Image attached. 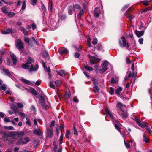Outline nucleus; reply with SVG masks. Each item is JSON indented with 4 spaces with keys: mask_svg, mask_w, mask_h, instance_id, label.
Returning <instances> with one entry per match:
<instances>
[{
    "mask_svg": "<svg viewBox=\"0 0 152 152\" xmlns=\"http://www.w3.org/2000/svg\"><path fill=\"white\" fill-rule=\"evenodd\" d=\"M34 62V60L31 58L29 57L27 60V63L25 64H23L21 67L25 69H29V71H36L38 68V66L37 64H36V68H33V65L32 64V62Z\"/></svg>",
    "mask_w": 152,
    "mask_h": 152,
    "instance_id": "nucleus-1",
    "label": "nucleus"
},
{
    "mask_svg": "<svg viewBox=\"0 0 152 152\" xmlns=\"http://www.w3.org/2000/svg\"><path fill=\"white\" fill-rule=\"evenodd\" d=\"M121 39L122 40H119V43L120 46L121 48H124L126 46V48L127 49H129V43H127L126 41V39L124 37H122Z\"/></svg>",
    "mask_w": 152,
    "mask_h": 152,
    "instance_id": "nucleus-2",
    "label": "nucleus"
},
{
    "mask_svg": "<svg viewBox=\"0 0 152 152\" xmlns=\"http://www.w3.org/2000/svg\"><path fill=\"white\" fill-rule=\"evenodd\" d=\"M138 126L142 128L148 127V124L145 122L141 121L140 119L137 118H133Z\"/></svg>",
    "mask_w": 152,
    "mask_h": 152,
    "instance_id": "nucleus-3",
    "label": "nucleus"
},
{
    "mask_svg": "<svg viewBox=\"0 0 152 152\" xmlns=\"http://www.w3.org/2000/svg\"><path fill=\"white\" fill-rule=\"evenodd\" d=\"M16 46L19 50L21 51H23L24 50L23 42L20 39H18L16 41Z\"/></svg>",
    "mask_w": 152,
    "mask_h": 152,
    "instance_id": "nucleus-4",
    "label": "nucleus"
},
{
    "mask_svg": "<svg viewBox=\"0 0 152 152\" xmlns=\"http://www.w3.org/2000/svg\"><path fill=\"white\" fill-rule=\"evenodd\" d=\"M53 137V131L52 128H46V137L51 138Z\"/></svg>",
    "mask_w": 152,
    "mask_h": 152,
    "instance_id": "nucleus-5",
    "label": "nucleus"
},
{
    "mask_svg": "<svg viewBox=\"0 0 152 152\" xmlns=\"http://www.w3.org/2000/svg\"><path fill=\"white\" fill-rule=\"evenodd\" d=\"M39 102L43 108L45 109L47 108L48 104L45 102L44 99L42 97H41V99L39 100Z\"/></svg>",
    "mask_w": 152,
    "mask_h": 152,
    "instance_id": "nucleus-6",
    "label": "nucleus"
},
{
    "mask_svg": "<svg viewBox=\"0 0 152 152\" xmlns=\"http://www.w3.org/2000/svg\"><path fill=\"white\" fill-rule=\"evenodd\" d=\"M115 122L113 121L115 126V128L118 131H120V127L121 126V124L117 120H115Z\"/></svg>",
    "mask_w": 152,
    "mask_h": 152,
    "instance_id": "nucleus-7",
    "label": "nucleus"
},
{
    "mask_svg": "<svg viewBox=\"0 0 152 152\" xmlns=\"http://www.w3.org/2000/svg\"><path fill=\"white\" fill-rule=\"evenodd\" d=\"M10 56L11 58L12 61L13 65L14 66L16 65L17 61L16 57L13 54H11Z\"/></svg>",
    "mask_w": 152,
    "mask_h": 152,
    "instance_id": "nucleus-8",
    "label": "nucleus"
},
{
    "mask_svg": "<svg viewBox=\"0 0 152 152\" xmlns=\"http://www.w3.org/2000/svg\"><path fill=\"white\" fill-rule=\"evenodd\" d=\"M117 106L120 109V111L123 110H124L125 108H126V106L125 105H123L120 102H118L117 103Z\"/></svg>",
    "mask_w": 152,
    "mask_h": 152,
    "instance_id": "nucleus-9",
    "label": "nucleus"
},
{
    "mask_svg": "<svg viewBox=\"0 0 152 152\" xmlns=\"http://www.w3.org/2000/svg\"><path fill=\"white\" fill-rule=\"evenodd\" d=\"M59 52L60 54H66L68 53V50L64 48H61L59 50Z\"/></svg>",
    "mask_w": 152,
    "mask_h": 152,
    "instance_id": "nucleus-10",
    "label": "nucleus"
},
{
    "mask_svg": "<svg viewBox=\"0 0 152 152\" xmlns=\"http://www.w3.org/2000/svg\"><path fill=\"white\" fill-rule=\"evenodd\" d=\"M106 115L112 119L114 118V116L112 113L107 109L105 110Z\"/></svg>",
    "mask_w": 152,
    "mask_h": 152,
    "instance_id": "nucleus-11",
    "label": "nucleus"
},
{
    "mask_svg": "<svg viewBox=\"0 0 152 152\" xmlns=\"http://www.w3.org/2000/svg\"><path fill=\"white\" fill-rule=\"evenodd\" d=\"M119 114L123 118H126L127 116V113H125L123 110L119 111Z\"/></svg>",
    "mask_w": 152,
    "mask_h": 152,
    "instance_id": "nucleus-12",
    "label": "nucleus"
},
{
    "mask_svg": "<svg viewBox=\"0 0 152 152\" xmlns=\"http://www.w3.org/2000/svg\"><path fill=\"white\" fill-rule=\"evenodd\" d=\"M12 29L10 28L7 29L6 30H4L1 31V33L4 34H7L10 33H12Z\"/></svg>",
    "mask_w": 152,
    "mask_h": 152,
    "instance_id": "nucleus-13",
    "label": "nucleus"
},
{
    "mask_svg": "<svg viewBox=\"0 0 152 152\" xmlns=\"http://www.w3.org/2000/svg\"><path fill=\"white\" fill-rule=\"evenodd\" d=\"M124 15L126 16V17L129 19V20H131L134 17V16L131 15L128 13L126 12L124 14Z\"/></svg>",
    "mask_w": 152,
    "mask_h": 152,
    "instance_id": "nucleus-14",
    "label": "nucleus"
},
{
    "mask_svg": "<svg viewBox=\"0 0 152 152\" xmlns=\"http://www.w3.org/2000/svg\"><path fill=\"white\" fill-rule=\"evenodd\" d=\"M23 142L22 144H26L28 143L30 141V139L28 137H26L24 138H23Z\"/></svg>",
    "mask_w": 152,
    "mask_h": 152,
    "instance_id": "nucleus-15",
    "label": "nucleus"
},
{
    "mask_svg": "<svg viewBox=\"0 0 152 152\" xmlns=\"http://www.w3.org/2000/svg\"><path fill=\"white\" fill-rule=\"evenodd\" d=\"M33 133L38 135H40L42 134L39 128H38L37 129L34 130L33 132Z\"/></svg>",
    "mask_w": 152,
    "mask_h": 152,
    "instance_id": "nucleus-16",
    "label": "nucleus"
},
{
    "mask_svg": "<svg viewBox=\"0 0 152 152\" xmlns=\"http://www.w3.org/2000/svg\"><path fill=\"white\" fill-rule=\"evenodd\" d=\"M150 139L149 138L147 137L145 134H144L143 135V142H145V143H148L149 142Z\"/></svg>",
    "mask_w": 152,
    "mask_h": 152,
    "instance_id": "nucleus-17",
    "label": "nucleus"
},
{
    "mask_svg": "<svg viewBox=\"0 0 152 152\" xmlns=\"http://www.w3.org/2000/svg\"><path fill=\"white\" fill-rule=\"evenodd\" d=\"M122 88L121 87H118L115 90V93L118 95H120V93L122 91Z\"/></svg>",
    "mask_w": 152,
    "mask_h": 152,
    "instance_id": "nucleus-18",
    "label": "nucleus"
},
{
    "mask_svg": "<svg viewBox=\"0 0 152 152\" xmlns=\"http://www.w3.org/2000/svg\"><path fill=\"white\" fill-rule=\"evenodd\" d=\"M58 74L62 77L65 76V71L63 70H60L57 72Z\"/></svg>",
    "mask_w": 152,
    "mask_h": 152,
    "instance_id": "nucleus-19",
    "label": "nucleus"
},
{
    "mask_svg": "<svg viewBox=\"0 0 152 152\" xmlns=\"http://www.w3.org/2000/svg\"><path fill=\"white\" fill-rule=\"evenodd\" d=\"M143 34L144 32L143 31H137L136 32V34L138 37L143 35Z\"/></svg>",
    "mask_w": 152,
    "mask_h": 152,
    "instance_id": "nucleus-20",
    "label": "nucleus"
},
{
    "mask_svg": "<svg viewBox=\"0 0 152 152\" xmlns=\"http://www.w3.org/2000/svg\"><path fill=\"white\" fill-rule=\"evenodd\" d=\"M108 62L107 61H105L104 62L103 64H102L101 66L103 68H107V67L108 66Z\"/></svg>",
    "mask_w": 152,
    "mask_h": 152,
    "instance_id": "nucleus-21",
    "label": "nucleus"
},
{
    "mask_svg": "<svg viewBox=\"0 0 152 152\" xmlns=\"http://www.w3.org/2000/svg\"><path fill=\"white\" fill-rule=\"evenodd\" d=\"M151 2L150 0H145L141 2L143 5L145 6H148L149 5V3Z\"/></svg>",
    "mask_w": 152,
    "mask_h": 152,
    "instance_id": "nucleus-22",
    "label": "nucleus"
},
{
    "mask_svg": "<svg viewBox=\"0 0 152 152\" xmlns=\"http://www.w3.org/2000/svg\"><path fill=\"white\" fill-rule=\"evenodd\" d=\"M74 10V7L72 6L70 7L69 8L68 13L69 15H72L73 11Z\"/></svg>",
    "mask_w": 152,
    "mask_h": 152,
    "instance_id": "nucleus-23",
    "label": "nucleus"
},
{
    "mask_svg": "<svg viewBox=\"0 0 152 152\" xmlns=\"http://www.w3.org/2000/svg\"><path fill=\"white\" fill-rule=\"evenodd\" d=\"M24 133L23 131L16 132V135L19 136H22L24 135Z\"/></svg>",
    "mask_w": 152,
    "mask_h": 152,
    "instance_id": "nucleus-24",
    "label": "nucleus"
},
{
    "mask_svg": "<svg viewBox=\"0 0 152 152\" xmlns=\"http://www.w3.org/2000/svg\"><path fill=\"white\" fill-rule=\"evenodd\" d=\"M97 8L96 7L95 8V12L94 14V16L98 18L99 16V14H100V11L99 10L97 12H96V9Z\"/></svg>",
    "mask_w": 152,
    "mask_h": 152,
    "instance_id": "nucleus-25",
    "label": "nucleus"
},
{
    "mask_svg": "<svg viewBox=\"0 0 152 152\" xmlns=\"http://www.w3.org/2000/svg\"><path fill=\"white\" fill-rule=\"evenodd\" d=\"M1 10L2 12L5 14H7L8 12V8L6 7H3L1 8Z\"/></svg>",
    "mask_w": 152,
    "mask_h": 152,
    "instance_id": "nucleus-26",
    "label": "nucleus"
},
{
    "mask_svg": "<svg viewBox=\"0 0 152 152\" xmlns=\"http://www.w3.org/2000/svg\"><path fill=\"white\" fill-rule=\"evenodd\" d=\"M30 90L31 93L34 95H36L38 94V93L37 92L36 90L33 88H31Z\"/></svg>",
    "mask_w": 152,
    "mask_h": 152,
    "instance_id": "nucleus-27",
    "label": "nucleus"
},
{
    "mask_svg": "<svg viewBox=\"0 0 152 152\" xmlns=\"http://www.w3.org/2000/svg\"><path fill=\"white\" fill-rule=\"evenodd\" d=\"M84 67L88 71H92L94 70L93 68L89 66L88 65H85Z\"/></svg>",
    "mask_w": 152,
    "mask_h": 152,
    "instance_id": "nucleus-28",
    "label": "nucleus"
},
{
    "mask_svg": "<svg viewBox=\"0 0 152 152\" xmlns=\"http://www.w3.org/2000/svg\"><path fill=\"white\" fill-rule=\"evenodd\" d=\"M3 71L6 73V74L7 75L9 76H11L12 75L10 72V71L7 69H5L3 70Z\"/></svg>",
    "mask_w": 152,
    "mask_h": 152,
    "instance_id": "nucleus-29",
    "label": "nucleus"
},
{
    "mask_svg": "<svg viewBox=\"0 0 152 152\" xmlns=\"http://www.w3.org/2000/svg\"><path fill=\"white\" fill-rule=\"evenodd\" d=\"M26 124L28 125L29 126H30L31 125V123L30 121V119L28 117H26Z\"/></svg>",
    "mask_w": 152,
    "mask_h": 152,
    "instance_id": "nucleus-30",
    "label": "nucleus"
},
{
    "mask_svg": "<svg viewBox=\"0 0 152 152\" xmlns=\"http://www.w3.org/2000/svg\"><path fill=\"white\" fill-rule=\"evenodd\" d=\"M100 89V87L95 85L93 88V90L95 92H97Z\"/></svg>",
    "mask_w": 152,
    "mask_h": 152,
    "instance_id": "nucleus-31",
    "label": "nucleus"
},
{
    "mask_svg": "<svg viewBox=\"0 0 152 152\" xmlns=\"http://www.w3.org/2000/svg\"><path fill=\"white\" fill-rule=\"evenodd\" d=\"M3 140L4 141H6L8 139V136L6 133H5L2 137Z\"/></svg>",
    "mask_w": 152,
    "mask_h": 152,
    "instance_id": "nucleus-32",
    "label": "nucleus"
},
{
    "mask_svg": "<svg viewBox=\"0 0 152 152\" xmlns=\"http://www.w3.org/2000/svg\"><path fill=\"white\" fill-rule=\"evenodd\" d=\"M7 86L5 84H3L1 86H0V90H3L5 91L6 90Z\"/></svg>",
    "mask_w": 152,
    "mask_h": 152,
    "instance_id": "nucleus-33",
    "label": "nucleus"
},
{
    "mask_svg": "<svg viewBox=\"0 0 152 152\" xmlns=\"http://www.w3.org/2000/svg\"><path fill=\"white\" fill-rule=\"evenodd\" d=\"M23 142V138H20L16 142V144L18 145H20L21 144H22Z\"/></svg>",
    "mask_w": 152,
    "mask_h": 152,
    "instance_id": "nucleus-34",
    "label": "nucleus"
},
{
    "mask_svg": "<svg viewBox=\"0 0 152 152\" xmlns=\"http://www.w3.org/2000/svg\"><path fill=\"white\" fill-rule=\"evenodd\" d=\"M15 15V13L13 12H8L7 13L8 16L10 17H13Z\"/></svg>",
    "mask_w": 152,
    "mask_h": 152,
    "instance_id": "nucleus-35",
    "label": "nucleus"
},
{
    "mask_svg": "<svg viewBox=\"0 0 152 152\" xmlns=\"http://www.w3.org/2000/svg\"><path fill=\"white\" fill-rule=\"evenodd\" d=\"M21 80L23 82L26 84L30 85V83H31V82L25 79H21Z\"/></svg>",
    "mask_w": 152,
    "mask_h": 152,
    "instance_id": "nucleus-36",
    "label": "nucleus"
},
{
    "mask_svg": "<svg viewBox=\"0 0 152 152\" xmlns=\"http://www.w3.org/2000/svg\"><path fill=\"white\" fill-rule=\"evenodd\" d=\"M21 80L23 82L26 84L30 85V83H31V82L25 79H21Z\"/></svg>",
    "mask_w": 152,
    "mask_h": 152,
    "instance_id": "nucleus-37",
    "label": "nucleus"
},
{
    "mask_svg": "<svg viewBox=\"0 0 152 152\" xmlns=\"http://www.w3.org/2000/svg\"><path fill=\"white\" fill-rule=\"evenodd\" d=\"M55 84L57 86H59L62 84V81L60 80H57L55 81Z\"/></svg>",
    "mask_w": 152,
    "mask_h": 152,
    "instance_id": "nucleus-38",
    "label": "nucleus"
},
{
    "mask_svg": "<svg viewBox=\"0 0 152 152\" xmlns=\"http://www.w3.org/2000/svg\"><path fill=\"white\" fill-rule=\"evenodd\" d=\"M4 127L7 129L10 130H13L14 129V127L12 126H5Z\"/></svg>",
    "mask_w": 152,
    "mask_h": 152,
    "instance_id": "nucleus-39",
    "label": "nucleus"
},
{
    "mask_svg": "<svg viewBox=\"0 0 152 152\" xmlns=\"http://www.w3.org/2000/svg\"><path fill=\"white\" fill-rule=\"evenodd\" d=\"M42 56L45 58H47L48 56V53L46 51H43L42 53Z\"/></svg>",
    "mask_w": 152,
    "mask_h": 152,
    "instance_id": "nucleus-40",
    "label": "nucleus"
},
{
    "mask_svg": "<svg viewBox=\"0 0 152 152\" xmlns=\"http://www.w3.org/2000/svg\"><path fill=\"white\" fill-rule=\"evenodd\" d=\"M46 72H48V74L49 76V78L50 77V67H48L47 69L46 68V70H45Z\"/></svg>",
    "mask_w": 152,
    "mask_h": 152,
    "instance_id": "nucleus-41",
    "label": "nucleus"
},
{
    "mask_svg": "<svg viewBox=\"0 0 152 152\" xmlns=\"http://www.w3.org/2000/svg\"><path fill=\"white\" fill-rule=\"evenodd\" d=\"M73 130L74 131V134H75V135L78 136V132L77 131L76 128L74 126H73Z\"/></svg>",
    "mask_w": 152,
    "mask_h": 152,
    "instance_id": "nucleus-42",
    "label": "nucleus"
},
{
    "mask_svg": "<svg viewBox=\"0 0 152 152\" xmlns=\"http://www.w3.org/2000/svg\"><path fill=\"white\" fill-rule=\"evenodd\" d=\"M129 142L131 143V145L132 146H135V142L132 139H131L130 140Z\"/></svg>",
    "mask_w": 152,
    "mask_h": 152,
    "instance_id": "nucleus-43",
    "label": "nucleus"
},
{
    "mask_svg": "<svg viewBox=\"0 0 152 152\" xmlns=\"http://www.w3.org/2000/svg\"><path fill=\"white\" fill-rule=\"evenodd\" d=\"M9 135L10 137H12L16 135V132H13L10 133L9 134Z\"/></svg>",
    "mask_w": 152,
    "mask_h": 152,
    "instance_id": "nucleus-44",
    "label": "nucleus"
},
{
    "mask_svg": "<svg viewBox=\"0 0 152 152\" xmlns=\"http://www.w3.org/2000/svg\"><path fill=\"white\" fill-rule=\"evenodd\" d=\"M124 143L126 147L127 148H129L130 147V142H126L125 141V140H124Z\"/></svg>",
    "mask_w": 152,
    "mask_h": 152,
    "instance_id": "nucleus-45",
    "label": "nucleus"
},
{
    "mask_svg": "<svg viewBox=\"0 0 152 152\" xmlns=\"http://www.w3.org/2000/svg\"><path fill=\"white\" fill-rule=\"evenodd\" d=\"M11 108L13 110H15L17 109L16 106L14 104H12L11 106Z\"/></svg>",
    "mask_w": 152,
    "mask_h": 152,
    "instance_id": "nucleus-46",
    "label": "nucleus"
},
{
    "mask_svg": "<svg viewBox=\"0 0 152 152\" xmlns=\"http://www.w3.org/2000/svg\"><path fill=\"white\" fill-rule=\"evenodd\" d=\"M84 13V12L83 10L80 11L78 15V18H80L81 15H83Z\"/></svg>",
    "mask_w": 152,
    "mask_h": 152,
    "instance_id": "nucleus-47",
    "label": "nucleus"
},
{
    "mask_svg": "<svg viewBox=\"0 0 152 152\" xmlns=\"http://www.w3.org/2000/svg\"><path fill=\"white\" fill-rule=\"evenodd\" d=\"M70 132L69 131L67 130L65 134V137L66 138H68L69 137V136L70 134Z\"/></svg>",
    "mask_w": 152,
    "mask_h": 152,
    "instance_id": "nucleus-48",
    "label": "nucleus"
},
{
    "mask_svg": "<svg viewBox=\"0 0 152 152\" xmlns=\"http://www.w3.org/2000/svg\"><path fill=\"white\" fill-rule=\"evenodd\" d=\"M26 2L25 1H24L23 2V5H22V8H21V10H24L26 8Z\"/></svg>",
    "mask_w": 152,
    "mask_h": 152,
    "instance_id": "nucleus-49",
    "label": "nucleus"
},
{
    "mask_svg": "<svg viewBox=\"0 0 152 152\" xmlns=\"http://www.w3.org/2000/svg\"><path fill=\"white\" fill-rule=\"evenodd\" d=\"M41 9L42 10H43L44 11V12H43V13H45L46 10L45 8V6L43 4H42L41 5Z\"/></svg>",
    "mask_w": 152,
    "mask_h": 152,
    "instance_id": "nucleus-50",
    "label": "nucleus"
},
{
    "mask_svg": "<svg viewBox=\"0 0 152 152\" xmlns=\"http://www.w3.org/2000/svg\"><path fill=\"white\" fill-rule=\"evenodd\" d=\"M110 90L109 91V92L110 94L111 95H113L114 93V90L113 88L110 87Z\"/></svg>",
    "mask_w": 152,
    "mask_h": 152,
    "instance_id": "nucleus-51",
    "label": "nucleus"
},
{
    "mask_svg": "<svg viewBox=\"0 0 152 152\" xmlns=\"http://www.w3.org/2000/svg\"><path fill=\"white\" fill-rule=\"evenodd\" d=\"M108 68H103L99 70V72L101 73H102L104 72Z\"/></svg>",
    "mask_w": 152,
    "mask_h": 152,
    "instance_id": "nucleus-52",
    "label": "nucleus"
},
{
    "mask_svg": "<svg viewBox=\"0 0 152 152\" xmlns=\"http://www.w3.org/2000/svg\"><path fill=\"white\" fill-rule=\"evenodd\" d=\"M72 7H74V10L75 9L80 10V6L78 4H76L74 5L73 6H72Z\"/></svg>",
    "mask_w": 152,
    "mask_h": 152,
    "instance_id": "nucleus-53",
    "label": "nucleus"
},
{
    "mask_svg": "<svg viewBox=\"0 0 152 152\" xmlns=\"http://www.w3.org/2000/svg\"><path fill=\"white\" fill-rule=\"evenodd\" d=\"M146 130L148 131V132L151 135H152V131L150 129L149 126H148V127L146 128Z\"/></svg>",
    "mask_w": 152,
    "mask_h": 152,
    "instance_id": "nucleus-54",
    "label": "nucleus"
},
{
    "mask_svg": "<svg viewBox=\"0 0 152 152\" xmlns=\"http://www.w3.org/2000/svg\"><path fill=\"white\" fill-rule=\"evenodd\" d=\"M49 86H50V87L51 88H53V89L55 88V86H54L53 83L52 82H50V83H49Z\"/></svg>",
    "mask_w": 152,
    "mask_h": 152,
    "instance_id": "nucleus-55",
    "label": "nucleus"
},
{
    "mask_svg": "<svg viewBox=\"0 0 152 152\" xmlns=\"http://www.w3.org/2000/svg\"><path fill=\"white\" fill-rule=\"evenodd\" d=\"M37 0H32L31 2V4L34 5L36 3H37Z\"/></svg>",
    "mask_w": 152,
    "mask_h": 152,
    "instance_id": "nucleus-56",
    "label": "nucleus"
},
{
    "mask_svg": "<svg viewBox=\"0 0 152 152\" xmlns=\"http://www.w3.org/2000/svg\"><path fill=\"white\" fill-rule=\"evenodd\" d=\"M17 105L19 108H22L23 106V104L20 103H18Z\"/></svg>",
    "mask_w": 152,
    "mask_h": 152,
    "instance_id": "nucleus-57",
    "label": "nucleus"
},
{
    "mask_svg": "<svg viewBox=\"0 0 152 152\" xmlns=\"http://www.w3.org/2000/svg\"><path fill=\"white\" fill-rule=\"evenodd\" d=\"M19 115H20L22 117H23V118H25L26 116V115L25 114H24L22 112L19 113Z\"/></svg>",
    "mask_w": 152,
    "mask_h": 152,
    "instance_id": "nucleus-58",
    "label": "nucleus"
},
{
    "mask_svg": "<svg viewBox=\"0 0 152 152\" xmlns=\"http://www.w3.org/2000/svg\"><path fill=\"white\" fill-rule=\"evenodd\" d=\"M55 125V121H51V124L50 125V127L51 128L52 127L54 126Z\"/></svg>",
    "mask_w": 152,
    "mask_h": 152,
    "instance_id": "nucleus-59",
    "label": "nucleus"
},
{
    "mask_svg": "<svg viewBox=\"0 0 152 152\" xmlns=\"http://www.w3.org/2000/svg\"><path fill=\"white\" fill-rule=\"evenodd\" d=\"M97 39L96 38H95L93 41L92 43L96 45L97 44Z\"/></svg>",
    "mask_w": 152,
    "mask_h": 152,
    "instance_id": "nucleus-60",
    "label": "nucleus"
},
{
    "mask_svg": "<svg viewBox=\"0 0 152 152\" xmlns=\"http://www.w3.org/2000/svg\"><path fill=\"white\" fill-rule=\"evenodd\" d=\"M63 135L62 134H61L60 136V140H59L60 143L61 144L62 143V141L63 140Z\"/></svg>",
    "mask_w": 152,
    "mask_h": 152,
    "instance_id": "nucleus-61",
    "label": "nucleus"
},
{
    "mask_svg": "<svg viewBox=\"0 0 152 152\" xmlns=\"http://www.w3.org/2000/svg\"><path fill=\"white\" fill-rule=\"evenodd\" d=\"M143 39L141 38L139 39L138 42L140 44H142L143 43Z\"/></svg>",
    "mask_w": 152,
    "mask_h": 152,
    "instance_id": "nucleus-62",
    "label": "nucleus"
},
{
    "mask_svg": "<svg viewBox=\"0 0 152 152\" xmlns=\"http://www.w3.org/2000/svg\"><path fill=\"white\" fill-rule=\"evenodd\" d=\"M129 7V5L128 4H126L125 5V6L123 7L122 9V11H124L125 10L127 7Z\"/></svg>",
    "mask_w": 152,
    "mask_h": 152,
    "instance_id": "nucleus-63",
    "label": "nucleus"
},
{
    "mask_svg": "<svg viewBox=\"0 0 152 152\" xmlns=\"http://www.w3.org/2000/svg\"><path fill=\"white\" fill-rule=\"evenodd\" d=\"M4 121L5 122H11L10 120L8 118H5L4 119Z\"/></svg>",
    "mask_w": 152,
    "mask_h": 152,
    "instance_id": "nucleus-64",
    "label": "nucleus"
}]
</instances>
